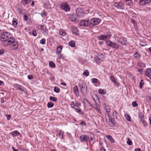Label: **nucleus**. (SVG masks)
Listing matches in <instances>:
<instances>
[{
  "label": "nucleus",
  "instance_id": "1",
  "mask_svg": "<svg viewBox=\"0 0 151 151\" xmlns=\"http://www.w3.org/2000/svg\"><path fill=\"white\" fill-rule=\"evenodd\" d=\"M1 40L4 42V45H8L14 42L15 41L14 38H12V35L8 32H3L1 35Z\"/></svg>",
  "mask_w": 151,
  "mask_h": 151
},
{
  "label": "nucleus",
  "instance_id": "2",
  "mask_svg": "<svg viewBox=\"0 0 151 151\" xmlns=\"http://www.w3.org/2000/svg\"><path fill=\"white\" fill-rule=\"evenodd\" d=\"M101 19L99 18H94L91 19L90 22L89 26L92 27L93 26L98 24L101 22Z\"/></svg>",
  "mask_w": 151,
  "mask_h": 151
},
{
  "label": "nucleus",
  "instance_id": "3",
  "mask_svg": "<svg viewBox=\"0 0 151 151\" xmlns=\"http://www.w3.org/2000/svg\"><path fill=\"white\" fill-rule=\"evenodd\" d=\"M106 43L108 46L112 48L118 49L119 48V46L118 44L116 42H113L111 41H106Z\"/></svg>",
  "mask_w": 151,
  "mask_h": 151
},
{
  "label": "nucleus",
  "instance_id": "4",
  "mask_svg": "<svg viewBox=\"0 0 151 151\" xmlns=\"http://www.w3.org/2000/svg\"><path fill=\"white\" fill-rule=\"evenodd\" d=\"M106 121L107 122L111 127H113L115 126L114 121L110 117L109 114H107L105 115Z\"/></svg>",
  "mask_w": 151,
  "mask_h": 151
},
{
  "label": "nucleus",
  "instance_id": "5",
  "mask_svg": "<svg viewBox=\"0 0 151 151\" xmlns=\"http://www.w3.org/2000/svg\"><path fill=\"white\" fill-rule=\"evenodd\" d=\"M81 89L82 93L86 92L87 90V87L86 84L83 81H81L79 84Z\"/></svg>",
  "mask_w": 151,
  "mask_h": 151
},
{
  "label": "nucleus",
  "instance_id": "6",
  "mask_svg": "<svg viewBox=\"0 0 151 151\" xmlns=\"http://www.w3.org/2000/svg\"><path fill=\"white\" fill-rule=\"evenodd\" d=\"M117 41L118 43H120L122 45H125L127 43V39L124 37L118 38Z\"/></svg>",
  "mask_w": 151,
  "mask_h": 151
},
{
  "label": "nucleus",
  "instance_id": "7",
  "mask_svg": "<svg viewBox=\"0 0 151 151\" xmlns=\"http://www.w3.org/2000/svg\"><path fill=\"white\" fill-rule=\"evenodd\" d=\"M76 12L78 16L80 17H83L84 16V13L82 8H78L76 10Z\"/></svg>",
  "mask_w": 151,
  "mask_h": 151
},
{
  "label": "nucleus",
  "instance_id": "8",
  "mask_svg": "<svg viewBox=\"0 0 151 151\" xmlns=\"http://www.w3.org/2000/svg\"><path fill=\"white\" fill-rule=\"evenodd\" d=\"M61 8L66 12L69 11L70 9L69 5L67 3L62 4L61 5Z\"/></svg>",
  "mask_w": 151,
  "mask_h": 151
},
{
  "label": "nucleus",
  "instance_id": "9",
  "mask_svg": "<svg viewBox=\"0 0 151 151\" xmlns=\"http://www.w3.org/2000/svg\"><path fill=\"white\" fill-rule=\"evenodd\" d=\"M151 1V0H139V4L141 6H144Z\"/></svg>",
  "mask_w": 151,
  "mask_h": 151
},
{
  "label": "nucleus",
  "instance_id": "10",
  "mask_svg": "<svg viewBox=\"0 0 151 151\" xmlns=\"http://www.w3.org/2000/svg\"><path fill=\"white\" fill-rule=\"evenodd\" d=\"M114 6L117 8L123 9L124 8V6L122 2L117 3L115 2L114 4Z\"/></svg>",
  "mask_w": 151,
  "mask_h": 151
},
{
  "label": "nucleus",
  "instance_id": "11",
  "mask_svg": "<svg viewBox=\"0 0 151 151\" xmlns=\"http://www.w3.org/2000/svg\"><path fill=\"white\" fill-rule=\"evenodd\" d=\"M89 137L86 135H82L80 136V139L81 142H86L89 139Z\"/></svg>",
  "mask_w": 151,
  "mask_h": 151
},
{
  "label": "nucleus",
  "instance_id": "12",
  "mask_svg": "<svg viewBox=\"0 0 151 151\" xmlns=\"http://www.w3.org/2000/svg\"><path fill=\"white\" fill-rule=\"evenodd\" d=\"M88 22L87 20H81L80 23V25L81 26L86 27L88 25Z\"/></svg>",
  "mask_w": 151,
  "mask_h": 151
},
{
  "label": "nucleus",
  "instance_id": "13",
  "mask_svg": "<svg viewBox=\"0 0 151 151\" xmlns=\"http://www.w3.org/2000/svg\"><path fill=\"white\" fill-rule=\"evenodd\" d=\"M139 117L140 119V121L143 124H144L146 122L145 120L144 115L142 113H139Z\"/></svg>",
  "mask_w": 151,
  "mask_h": 151
},
{
  "label": "nucleus",
  "instance_id": "14",
  "mask_svg": "<svg viewBox=\"0 0 151 151\" xmlns=\"http://www.w3.org/2000/svg\"><path fill=\"white\" fill-rule=\"evenodd\" d=\"M75 94L77 97L79 96L78 90L77 86H75L73 88Z\"/></svg>",
  "mask_w": 151,
  "mask_h": 151
},
{
  "label": "nucleus",
  "instance_id": "15",
  "mask_svg": "<svg viewBox=\"0 0 151 151\" xmlns=\"http://www.w3.org/2000/svg\"><path fill=\"white\" fill-rule=\"evenodd\" d=\"M145 74L146 76L149 77L151 75V68H147L145 73Z\"/></svg>",
  "mask_w": 151,
  "mask_h": 151
},
{
  "label": "nucleus",
  "instance_id": "16",
  "mask_svg": "<svg viewBox=\"0 0 151 151\" xmlns=\"http://www.w3.org/2000/svg\"><path fill=\"white\" fill-rule=\"evenodd\" d=\"M71 30L73 33L77 35V32L78 31V30L76 27H72Z\"/></svg>",
  "mask_w": 151,
  "mask_h": 151
},
{
  "label": "nucleus",
  "instance_id": "17",
  "mask_svg": "<svg viewBox=\"0 0 151 151\" xmlns=\"http://www.w3.org/2000/svg\"><path fill=\"white\" fill-rule=\"evenodd\" d=\"M14 87L16 88L17 89L21 90L24 92H25L24 90L22 88H21L22 86H21L15 84L14 85Z\"/></svg>",
  "mask_w": 151,
  "mask_h": 151
},
{
  "label": "nucleus",
  "instance_id": "18",
  "mask_svg": "<svg viewBox=\"0 0 151 151\" xmlns=\"http://www.w3.org/2000/svg\"><path fill=\"white\" fill-rule=\"evenodd\" d=\"M62 49V47L61 45L58 46L57 48L56 53L58 55L61 52Z\"/></svg>",
  "mask_w": 151,
  "mask_h": 151
},
{
  "label": "nucleus",
  "instance_id": "19",
  "mask_svg": "<svg viewBox=\"0 0 151 151\" xmlns=\"http://www.w3.org/2000/svg\"><path fill=\"white\" fill-rule=\"evenodd\" d=\"M98 38L100 40H105L106 39H108L106 37V35H102L101 36H100L98 37Z\"/></svg>",
  "mask_w": 151,
  "mask_h": 151
},
{
  "label": "nucleus",
  "instance_id": "20",
  "mask_svg": "<svg viewBox=\"0 0 151 151\" xmlns=\"http://www.w3.org/2000/svg\"><path fill=\"white\" fill-rule=\"evenodd\" d=\"M106 137L111 142V143H114V139L112 138V137L110 135H106Z\"/></svg>",
  "mask_w": 151,
  "mask_h": 151
},
{
  "label": "nucleus",
  "instance_id": "21",
  "mask_svg": "<svg viewBox=\"0 0 151 151\" xmlns=\"http://www.w3.org/2000/svg\"><path fill=\"white\" fill-rule=\"evenodd\" d=\"M30 2V0H22L21 1V3L23 5H25Z\"/></svg>",
  "mask_w": 151,
  "mask_h": 151
},
{
  "label": "nucleus",
  "instance_id": "22",
  "mask_svg": "<svg viewBox=\"0 0 151 151\" xmlns=\"http://www.w3.org/2000/svg\"><path fill=\"white\" fill-rule=\"evenodd\" d=\"M68 45L72 47H74L75 46V44L74 41L71 40L68 43Z\"/></svg>",
  "mask_w": 151,
  "mask_h": 151
},
{
  "label": "nucleus",
  "instance_id": "23",
  "mask_svg": "<svg viewBox=\"0 0 151 151\" xmlns=\"http://www.w3.org/2000/svg\"><path fill=\"white\" fill-rule=\"evenodd\" d=\"M19 132L17 131H15L13 132H12L11 133V134L14 137H16L19 134Z\"/></svg>",
  "mask_w": 151,
  "mask_h": 151
},
{
  "label": "nucleus",
  "instance_id": "24",
  "mask_svg": "<svg viewBox=\"0 0 151 151\" xmlns=\"http://www.w3.org/2000/svg\"><path fill=\"white\" fill-rule=\"evenodd\" d=\"M89 73L88 70H85L83 72V75L84 76L87 77L89 76Z\"/></svg>",
  "mask_w": 151,
  "mask_h": 151
},
{
  "label": "nucleus",
  "instance_id": "25",
  "mask_svg": "<svg viewBox=\"0 0 151 151\" xmlns=\"http://www.w3.org/2000/svg\"><path fill=\"white\" fill-rule=\"evenodd\" d=\"M12 24L15 27H17V21L16 19L14 18L13 19L12 22Z\"/></svg>",
  "mask_w": 151,
  "mask_h": 151
},
{
  "label": "nucleus",
  "instance_id": "26",
  "mask_svg": "<svg viewBox=\"0 0 151 151\" xmlns=\"http://www.w3.org/2000/svg\"><path fill=\"white\" fill-rule=\"evenodd\" d=\"M140 56L141 55L140 54L138 53L137 52L135 53L134 55V57L136 59H139L140 58Z\"/></svg>",
  "mask_w": 151,
  "mask_h": 151
},
{
  "label": "nucleus",
  "instance_id": "27",
  "mask_svg": "<svg viewBox=\"0 0 151 151\" xmlns=\"http://www.w3.org/2000/svg\"><path fill=\"white\" fill-rule=\"evenodd\" d=\"M98 92L99 94H105L106 93V92L104 90V89H99L98 90Z\"/></svg>",
  "mask_w": 151,
  "mask_h": 151
},
{
  "label": "nucleus",
  "instance_id": "28",
  "mask_svg": "<svg viewBox=\"0 0 151 151\" xmlns=\"http://www.w3.org/2000/svg\"><path fill=\"white\" fill-rule=\"evenodd\" d=\"M70 20L72 22H75L76 21V18L75 15H73L70 17Z\"/></svg>",
  "mask_w": 151,
  "mask_h": 151
},
{
  "label": "nucleus",
  "instance_id": "29",
  "mask_svg": "<svg viewBox=\"0 0 151 151\" xmlns=\"http://www.w3.org/2000/svg\"><path fill=\"white\" fill-rule=\"evenodd\" d=\"M18 47V45L17 43L16 42H15V43L14 44L12 45L11 46V47L12 49H16Z\"/></svg>",
  "mask_w": 151,
  "mask_h": 151
},
{
  "label": "nucleus",
  "instance_id": "30",
  "mask_svg": "<svg viewBox=\"0 0 151 151\" xmlns=\"http://www.w3.org/2000/svg\"><path fill=\"white\" fill-rule=\"evenodd\" d=\"M125 117L127 121H131V117L129 114H125Z\"/></svg>",
  "mask_w": 151,
  "mask_h": 151
},
{
  "label": "nucleus",
  "instance_id": "31",
  "mask_svg": "<svg viewBox=\"0 0 151 151\" xmlns=\"http://www.w3.org/2000/svg\"><path fill=\"white\" fill-rule=\"evenodd\" d=\"M17 11H18V12L20 14H23L24 12V9H18L17 10Z\"/></svg>",
  "mask_w": 151,
  "mask_h": 151
},
{
  "label": "nucleus",
  "instance_id": "32",
  "mask_svg": "<svg viewBox=\"0 0 151 151\" xmlns=\"http://www.w3.org/2000/svg\"><path fill=\"white\" fill-rule=\"evenodd\" d=\"M64 133V132L63 131H59L58 134V135L60 137L61 139L63 138V135Z\"/></svg>",
  "mask_w": 151,
  "mask_h": 151
},
{
  "label": "nucleus",
  "instance_id": "33",
  "mask_svg": "<svg viewBox=\"0 0 151 151\" xmlns=\"http://www.w3.org/2000/svg\"><path fill=\"white\" fill-rule=\"evenodd\" d=\"M54 91L57 93H58L60 91V89L57 87H55L54 88Z\"/></svg>",
  "mask_w": 151,
  "mask_h": 151
},
{
  "label": "nucleus",
  "instance_id": "34",
  "mask_svg": "<svg viewBox=\"0 0 151 151\" xmlns=\"http://www.w3.org/2000/svg\"><path fill=\"white\" fill-rule=\"evenodd\" d=\"M98 81V80L97 78H92L91 80V81L93 83H96Z\"/></svg>",
  "mask_w": 151,
  "mask_h": 151
},
{
  "label": "nucleus",
  "instance_id": "35",
  "mask_svg": "<svg viewBox=\"0 0 151 151\" xmlns=\"http://www.w3.org/2000/svg\"><path fill=\"white\" fill-rule=\"evenodd\" d=\"M49 65L51 67L54 68L55 67V63L52 61L49 62Z\"/></svg>",
  "mask_w": 151,
  "mask_h": 151
},
{
  "label": "nucleus",
  "instance_id": "36",
  "mask_svg": "<svg viewBox=\"0 0 151 151\" xmlns=\"http://www.w3.org/2000/svg\"><path fill=\"white\" fill-rule=\"evenodd\" d=\"M54 104L51 102H48L47 104V106L48 108H51L53 107Z\"/></svg>",
  "mask_w": 151,
  "mask_h": 151
},
{
  "label": "nucleus",
  "instance_id": "37",
  "mask_svg": "<svg viewBox=\"0 0 151 151\" xmlns=\"http://www.w3.org/2000/svg\"><path fill=\"white\" fill-rule=\"evenodd\" d=\"M137 64L138 66L141 67H145V64L141 62H138L137 63Z\"/></svg>",
  "mask_w": 151,
  "mask_h": 151
},
{
  "label": "nucleus",
  "instance_id": "38",
  "mask_svg": "<svg viewBox=\"0 0 151 151\" xmlns=\"http://www.w3.org/2000/svg\"><path fill=\"white\" fill-rule=\"evenodd\" d=\"M127 143L128 145H131L132 144V141L129 138H128L127 139Z\"/></svg>",
  "mask_w": 151,
  "mask_h": 151
},
{
  "label": "nucleus",
  "instance_id": "39",
  "mask_svg": "<svg viewBox=\"0 0 151 151\" xmlns=\"http://www.w3.org/2000/svg\"><path fill=\"white\" fill-rule=\"evenodd\" d=\"M111 33L110 31H109L107 32V34L106 35L108 39H109L111 36Z\"/></svg>",
  "mask_w": 151,
  "mask_h": 151
},
{
  "label": "nucleus",
  "instance_id": "40",
  "mask_svg": "<svg viewBox=\"0 0 151 151\" xmlns=\"http://www.w3.org/2000/svg\"><path fill=\"white\" fill-rule=\"evenodd\" d=\"M70 106L71 107L73 108V109H74V106H76L77 107V108H78V106L76 105V104H75V103H74V102L73 101V102H72L70 104Z\"/></svg>",
  "mask_w": 151,
  "mask_h": 151
},
{
  "label": "nucleus",
  "instance_id": "41",
  "mask_svg": "<svg viewBox=\"0 0 151 151\" xmlns=\"http://www.w3.org/2000/svg\"><path fill=\"white\" fill-rule=\"evenodd\" d=\"M50 99L54 102H56L57 101L56 98L52 96H50Z\"/></svg>",
  "mask_w": 151,
  "mask_h": 151
},
{
  "label": "nucleus",
  "instance_id": "42",
  "mask_svg": "<svg viewBox=\"0 0 151 151\" xmlns=\"http://www.w3.org/2000/svg\"><path fill=\"white\" fill-rule=\"evenodd\" d=\"M37 27L39 29L42 30L44 26L38 24L37 25Z\"/></svg>",
  "mask_w": 151,
  "mask_h": 151
},
{
  "label": "nucleus",
  "instance_id": "43",
  "mask_svg": "<svg viewBox=\"0 0 151 151\" xmlns=\"http://www.w3.org/2000/svg\"><path fill=\"white\" fill-rule=\"evenodd\" d=\"M99 100L98 98H97L96 101L94 100L95 103L98 106H99L100 105V103L99 102Z\"/></svg>",
  "mask_w": 151,
  "mask_h": 151
},
{
  "label": "nucleus",
  "instance_id": "44",
  "mask_svg": "<svg viewBox=\"0 0 151 151\" xmlns=\"http://www.w3.org/2000/svg\"><path fill=\"white\" fill-rule=\"evenodd\" d=\"M132 105L134 107H137L138 105V104L136 103V101H133L132 102Z\"/></svg>",
  "mask_w": 151,
  "mask_h": 151
},
{
  "label": "nucleus",
  "instance_id": "45",
  "mask_svg": "<svg viewBox=\"0 0 151 151\" xmlns=\"http://www.w3.org/2000/svg\"><path fill=\"white\" fill-rule=\"evenodd\" d=\"M45 40L44 39H42L40 41V43L42 45H44L45 44Z\"/></svg>",
  "mask_w": 151,
  "mask_h": 151
},
{
  "label": "nucleus",
  "instance_id": "46",
  "mask_svg": "<svg viewBox=\"0 0 151 151\" xmlns=\"http://www.w3.org/2000/svg\"><path fill=\"white\" fill-rule=\"evenodd\" d=\"M110 80L112 82H114L116 81L115 78L113 76H111L110 77Z\"/></svg>",
  "mask_w": 151,
  "mask_h": 151
},
{
  "label": "nucleus",
  "instance_id": "47",
  "mask_svg": "<svg viewBox=\"0 0 151 151\" xmlns=\"http://www.w3.org/2000/svg\"><path fill=\"white\" fill-rule=\"evenodd\" d=\"M143 80H141V81L139 83V87L140 88H141L142 87V86L144 84V82H143Z\"/></svg>",
  "mask_w": 151,
  "mask_h": 151
},
{
  "label": "nucleus",
  "instance_id": "48",
  "mask_svg": "<svg viewBox=\"0 0 151 151\" xmlns=\"http://www.w3.org/2000/svg\"><path fill=\"white\" fill-rule=\"evenodd\" d=\"M131 22L134 24V26H136V25H137V24L135 22V21L132 18H131Z\"/></svg>",
  "mask_w": 151,
  "mask_h": 151
},
{
  "label": "nucleus",
  "instance_id": "49",
  "mask_svg": "<svg viewBox=\"0 0 151 151\" xmlns=\"http://www.w3.org/2000/svg\"><path fill=\"white\" fill-rule=\"evenodd\" d=\"M32 35L34 36H35L37 35V33L36 32L35 30L33 29L32 31Z\"/></svg>",
  "mask_w": 151,
  "mask_h": 151
},
{
  "label": "nucleus",
  "instance_id": "50",
  "mask_svg": "<svg viewBox=\"0 0 151 151\" xmlns=\"http://www.w3.org/2000/svg\"><path fill=\"white\" fill-rule=\"evenodd\" d=\"M74 109L76 110L77 112L79 113H81V109H80L79 107L78 108V109L74 108Z\"/></svg>",
  "mask_w": 151,
  "mask_h": 151
},
{
  "label": "nucleus",
  "instance_id": "51",
  "mask_svg": "<svg viewBox=\"0 0 151 151\" xmlns=\"http://www.w3.org/2000/svg\"><path fill=\"white\" fill-rule=\"evenodd\" d=\"M113 116L114 117H117V113L116 111H114L113 113Z\"/></svg>",
  "mask_w": 151,
  "mask_h": 151
},
{
  "label": "nucleus",
  "instance_id": "52",
  "mask_svg": "<svg viewBox=\"0 0 151 151\" xmlns=\"http://www.w3.org/2000/svg\"><path fill=\"white\" fill-rule=\"evenodd\" d=\"M60 34L63 36H64L65 35V33L64 32H63L62 31H59Z\"/></svg>",
  "mask_w": 151,
  "mask_h": 151
},
{
  "label": "nucleus",
  "instance_id": "53",
  "mask_svg": "<svg viewBox=\"0 0 151 151\" xmlns=\"http://www.w3.org/2000/svg\"><path fill=\"white\" fill-rule=\"evenodd\" d=\"M140 45L142 46H144L146 45V44L145 43L141 42H140Z\"/></svg>",
  "mask_w": 151,
  "mask_h": 151
},
{
  "label": "nucleus",
  "instance_id": "54",
  "mask_svg": "<svg viewBox=\"0 0 151 151\" xmlns=\"http://www.w3.org/2000/svg\"><path fill=\"white\" fill-rule=\"evenodd\" d=\"M42 16H46V13L44 11L43 12V13L41 14Z\"/></svg>",
  "mask_w": 151,
  "mask_h": 151
},
{
  "label": "nucleus",
  "instance_id": "55",
  "mask_svg": "<svg viewBox=\"0 0 151 151\" xmlns=\"http://www.w3.org/2000/svg\"><path fill=\"white\" fill-rule=\"evenodd\" d=\"M81 124H82V125H84V126H86V123L84 121L81 122Z\"/></svg>",
  "mask_w": 151,
  "mask_h": 151
},
{
  "label": "nucleus",
  "instance_id": "56",
  "mask_svg": "<svg viewBox=\"0 0 151 151\" xmlns=\"http://www.w3.org/2000/svg\"><path fill=\"white\" fill-rule=\"evenodd\" d=\"M24 19L25 21H27L28 19V17L26 15H25Z\"/></svg>",
  "mask_w": 151,
  "mask_h": 151
},
{
  "label": "nucleus",
  "instance_id": "57",
  "mask_svg": "<svg viewBox=\"0 0 151 151\" xmlns=\"http://www.w3.org/2000/svg\"><path fill=\"white\" fill-rule=\"evenodd\" d=\"M28 78L29 79H32L33 78V77L32 75L28 76Z\"/></svg>",
  "mask_w": 151,
  "mask_h": 151
},
{
  "label": "nucleus",
  "instance_id": "58",
  "mask_svg": "<svg viewBox=\"0 0 151 151\" xmlns=\"http://www.w3.org/2000/svg\"><path fill=\"white\" fill-rule=\"evenodd\" d=\"M4 51L3 49L0 50V55H2L4 53Z\"/></svg>",
  "mask_w": 151,
  "mask_h": 151
},
{
  "label": "nucleus",
  "instance_id": "59",
  "mask_svg": "<svg viewBox=\"0 0 151 151\" xmlns=\"http://www.w3.org/2000/svg\"><path fill=\"white\" fill-rule=\"evenodd\" d=\"M113 83H114V84L117 87L119 86V85L118 83L116 81H115Z\"/></svg>",
  "mask_w": 151,
  "mask_h": 151
},
{
  "label": "nucleus",
  "instance_id": "60",
  "mask_svg": "<svg viewBox=\"0 0 151 151\" xmlns=\"http://www.w3.org/2000/svg\"><path fill=\"white\" fill-rule=\"evenodd\" d=\"M6 116L7 117V119L8 120H9L11 119V116L10 115H6Z\"/></svg>",
  "mask_w": 151,
  "mask_h": 151
},
{
  "label": "nucleus",
  "instance_id": "61",
  "mask_svg": "<svg viewBox=\"0 0 151 151\" xmlns=\"http://www.w3.org/2000/svg\"><path fill=\"white\" fill-rule=\"evenodd\" d=\"M138 72H140L141 73H142L143 72V69H138Z\"/></svg>",
  "mask_w": 151,
  "mask_h": 151
},
{
  "label": "nucleus",
  "instance_id": "62",
  "mask_svg": "<svg viewBox=\"0 0 151 151\" xmlns=\"http://www.w3.org/2000/svg\"><path fill=\"white\" fill-rule=\"evenodd\" d=\"M100 150L101 151H106L105 149L103 147L101 148Z\"/></svg>",
  "mask_w": 151,
  "mask_h": 151
},
{
  "label": "nucleus",
  "instance_id": "63",
  "mask_svg": "<svg viewBox=\"0 0 151 151\" xmlns=\"http://www.w3.org/2000/svg\"><path fill=\"white\" fill-rule=\"evenodd\" d=\"M61 85H62L64 86H66V84L64 82H62L61 83Z\"/></svg>",
  "mask_w": 151,
  "mask_h": 151
},
{
  "label": "nucleus",
  "instance_id": "64",
  "mask_svg": "<svg viewBox=\"0 0 151 151\" xmlns=\"http://www.w3.org/2000/svg\"><path fill=\"white\" fill-rule=\"evenodd\" d=\"M135 151H141V150L139 148H137L135 149Z\"/></svg>",
  "mask_w": 151,
  "mask_h": 151
}]
</instances>
